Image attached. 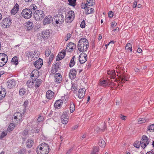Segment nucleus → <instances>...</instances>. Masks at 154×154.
<instances>
[{
    "mask_svg": "<svg viewBox=\"0 0 154 154\" xmlns=\"http://www.w3.org/2000/svg\"><path fill=\"white\" fill-rule=\"evenodd\" d=\"M51 53V51L49 49H47L45 51V55L46 56L48 57L50 55Z\"/></svg>",
    "mask_w": 154,
    "mask_h": 154,
    "instance_id": "nucleus-57",
    "label": "nucleus"
},
{
    "mask_svg": "<svg viewBox=\"0 0 154 154\" xmlns=\"http://www.w3.org/2000/svg\"><path fill=\"white\" fill-rule=\"evenodd\" d=\"M71 34L70 33L68 34L66 37L65 39V41H67L71 37Z\"/></svg>",
    "mask_w": 154,
    "mask_h": 154,
    "instance_id": "nucleus-60",
    "label": "nucleus"
},
{
    "mask_svg": "<svg viewBox=\"0 0 154 154\" xmlns=\"http://www.w3.org/2000/svg\"><path fill=\"white\" fill-rule=\"evenodd\" d=\"M64 17L62 14H58L55 15L52 19L53 24L54 25L59 24L61 25L64 21Z\"/></svg>",
    "mask_w": 154,
    "mask_h": 154,
    "instance_id": "nucleus-4",
    "label": "nucleus"
},
{
    "mask_svg": "<svg viewBox=\"0 0 154 154\" xmlns=\"http://www.w3.org/2000/svg\"><path fill=\"white\" fill-rule=\"evenodd\" d=\"M31 11L32 12H32H35V11H38V8L36 6V5L34 4H32L29 7V8Z\"/></svg>",
    "mask_w": 154,
    "mask_h": 154,
    "instance_id": "nucleus-26",
    "label": "nucleus"
},
{
    "mask_svg": "<svg viewBox=\"0 0 154 154\" xmlns=\"http://www.w3.org/2000/svg\"><path fill=\"white\" fill-rule=\"evenodd\" d=\"M88 47V42L86 38H82L79 40L78 44V48L80 51H86Z\"/></svg>",
    "mask_w": 154,
    "mask_h": 154,
    "instance_id": "nucleus-1",
    "label": "nucleus"
},
{
    "mask_svg": "<svg viewBox=\"0 0 154 154\" xmlns=\"http://www.w3.org/2000/svg\"><path fill=\"white\" fill-rule=\"evenodd\" d=\"M63 104L62 101L61 100H58L55 102L54 106L55 108L59 109Z\"/></svg>",
    "mask_w": 154,
    "mask_h": 154,
    "instance_id": "nucleus-20",
    "label": "nucleus"
},
{
    "mask_svg": "<svg viewBox=\"0 0 154 154\" xmlns=\"http://www.w3.org/2000/svg\"><path fill=\"white\" fill-rule=\"evenodd\" d=\"M7 87L9 89L13 88L16 85V81L13 79H10L7 82Z\"/></svg>",
    "mask_w": 154,
    "mask_h": 154,
    "instance_id": "nucleus-12",
    "label": "nucleus"
},
{
    "mask_svg": "<svg viewBox=\"0 0 154 154\" xmlns=\"http://www.w3.org/2000/svg\"><path fill=\"white\" fill-rule=\"evenodd\" d=\"M28 104V101L27 100H26L24 102V103L23 104V106L25 107L24 109H23V112H26V107L27 106V105Z\"/></svg>",
    "mask_w": 154,
    "mask_h": 154,
    "instance_id": "nucleus-54",
    "label": "nucleus"
},
{
    "mask_svg": "<svg viewBox=\"0 0 154 154\" xmlns=\"http://www.w3.org/2000/svg\"><path fill=\"white\" fill-rule=\"evenodd\" d=\"M69 111L66 112V111L63 112V114L61 117V120L62 122L64 124H66L68 122V119L69 118L68 116Z\"/></svg>",
    "mask_w": 154,
    "mask_h": 154,
    "instance_id": "nucleus-9",
    "label": "nucleus"
},
{
    "mask_svg": "<svg viewBox=\"0 0 154 154\" xmlns=\"http://www.w3.org/2000/svg\"><path fill=\"white\" fill-rule=\"evenodd\" d=\"M88 5L87 3L86 4H82V5H81V8H82L85 9L87 8V7L88 6Z\"/></svg>",
    "mask_w": 154,
    "mask_h": 154,
    "instance_id": "nucleus-61",
    "label": "nucleus"
},
{
    "mask_svg": "<svg viewBox=\"0 0 154 154\" xmlns=\"http://www.w3.org/2000/svg\"><path fill=\"white\" fill-rule=\"evenodd\" d=\"M119 117L121 118L123 120H126L127 117L126 116H125L122 114H121L119 115Z\"/></svg>",
    "mask_w": 154,
    "mask_h": 154,
    "instance_id": "nucleus-59",
    "label": "nucleus"
},
{
    "mask_svg": "<svg viewBox=\"0 0 154 154\" xmlns=\"http://www.w3.org/2000/svg\"><path fill=\"white\" fill-rule=\"evenodd\" d=\"M11 20L9 18H5L2 22V26L4 28L7 27L8 26H9L11 24Z\"/></svg>",
    "mask_w": 154,
    "mask_h": 154,
    "instance_id": "nucleus-11",
    "label": "nucleus"
},
{
    "mask_svg": "<svg viewBox=\"0 0 154 154\" xmlns=\"http://www.w3.org/2000/svg\"><path fill=\"white\" fill-rule=\"evenodd\" d=\"M36 149L38 154H48L50 148L48 145L45 143H42L40 144Z\"/></svg>",
    "mask_w": 154,
    "mask_h": 154,
    "instance_id": "nucleus-2",
    "label": "nucleus"
},
{
    "mask_svg": "<svg viewBox=\"0 0 154 154\" xmlns=\"http://www.w3.org/2000/svg\"><path fill=\"white\" fill-rule=\"evenodd\" d=\"M26 149L24 148L20 149L19 151L18 152L20 154H24L26 152Z\"/></svg>",
    "mask_w": 154,
    "mask_h": 154,
    "instance_id": "nucleus-52",
    "label": "nucleus"
},
{
    "mask_svg": "<svg viewBox=\"0 0 154 154\" xmlns=\"http://www.w3.org/2000/svg\"><path fill=\"white\" fill-rule=\"evenodd\" d=\"M19 9V6L17 3H16L14 7L11 11V14L14 15L17 13Z\"/></svg>",
    "mask_w": 154,
    "mask_h": 154,
    "instance_id": "nucleus-18",
    "label": "nucleus"
},
{
    "mask_svg": "<svg viewBox=\"0 0 154 154\" xmlns=\"http://www.w3.org/2000/svg\"><path fill=\"white\" fill-rule=\"evenodd\" d=\"M108 80H105L103 79H101L100 80L99 82V84L104 87H106L108 86Z\"/></svg>",
    "mask_w": 154,
    "mask_h": 154,
    "instance_id": "nucleus-24",
    "label": "nucleus"
},
{
    "mask_svg": "<svg viewBox=\"0 0 154 154\" xmlns=\"http://www.w3.org/2000/svg\"><path fill=\"white\" fill-rule=\"evenodd\" d=\"M54 93L50 90H48L46 93V97L47 99H51L54 97Z\"/></svg>",
    "mask_w": 154,
    "mask_h": 154,
    "instance_id": "nucleus-21",
    "label": "nucleus"
},
{
    "mask_svg": "<svg viewBox=\"0 0 154 154\" xmlns=\"http://www.w3.org/2000/svg\"><path fill=\"white\" fill-rule=\"evenodd\" d=\"M22 15L25 18L29 19L32 15V12L29 8L23 9L21 12Z\"/></svg>",
    "mask_w": 154,
    "mask_h": 154,
    "instance_id": "nucleus-7",
    "label": "nucleus"
},
{
    "mask_svg": "<svg viewBox=\"0 0 154 154\" xmlns=\"http://www.w3.org/2000/svg\"><path fill=\"white\" fill-rule=\"evenodd\" d=\"M87 56L85 53H82L79 57V60L81 63H85L87 60Z\"/></svg>",
    "mask_w": 154,
    "mask_h": 154,
    "instance_id": "nucleus-10",
    "label": "nucleus"
},
{
    "mask_svg": "<svg viewBox=\"0 0 154 154\" xmlns=\"http://www.w3.org/2000/svg\"><path fill=\"white\" fill-rule=\"evenodd\" d=\"M50 57L49 58V61L48 62V64H50L51 62L52 61L54 57V55L53 54H51L50 56Z\"/></svg>",
    "mask_w": 154,
    "mask_h": 154,
    "instance_id": "nucleus-56",
    "label": "nucleus"
},
{
    "mask_svg": "<svg viewBox=\"0 0 154 154\" xmlns=\"http://www.w3.org/2000/svg\"><path fill=\"white\" fill-rule=\"evenodd\" d=\"M66 15L69 16H70L71 17L73 18H74L75 17L74 12L72 10L69 11Z\"/></svg>",
    "mask_w": 154,
    "mask_h": 154,
    "instance_id": "nucleus-43",
    "label": "nucleus"
},
{
    "mask_svg": "<svg viewBox=\"0 0 154 154\" xmlns=\"http://www.w3.org/2000/svg\"><path fill=\"white\" fill-rule=\"evenodd\" d=\"M60 63H61L60 62H58L56 64V65L55 66V72H57V69L60 68L61 65Z\"/></svg>",
    "mask_w": 154,
    "mask_h": 154,
    "instance_id": "nucleus-47",
    "label": "nucleus"
},
{
    "mask_svg": "<svg viewBox=\"0 0 154 154\" xmlns=\"http://www.w3.org/2000/svg\"><path fill=\"white\" fill-rule=\"evenodd\" d=\"M55 81L56 83H59L62 81V78L60 74L59 73H57L54 75Z\"/></svg>",
    "mask_w": 154,
    "mask_h": 154,
    "instance_id": "nucleus-16",
    "label": "nucleus"
},
{
    "mask_svg": "<svg viewBox=\"0 0 154 154\" xmlns=\"http://www.w3.org/2000/svg\"><path fill=\"white\" fill-rule=\"evenodd\" d=\"M33 28V24L31 22L28 21L26 23L25 25V28L28 30L31 31Z\"/></svg>",
    "mask_w": 154,
    "mask_h": 154,
    "instance_id": "nucleus-22",
    "label": "nucleus"
},
{
    "mask_svg": "<svg viewBox=\"0 0 154 154\" xmlns=\"http://www.w3.org/2000/svg\"><path fill=\"white\" fill-rule=\"evenodd\" d=\"M28 131L27 130H25L24 131H23V132L22 133V135L23 136L25 137H22V139L23 140H25L26 138L28 136Z\"/></svg>",
    "mask_w": 154,
    "mask_h": 154,
    "instance_id": "nucleus-38",
    "label": "nucleus"
},
{
    "mask_svg": "<svg viewBox=\"0 0 154 154\" xmlns=\"http://www.w3.org/2000/svg\"><path fill=\"white\" fill-rule=\"evenodd\" d=\"M86 11V13L87 14H91L94 12V9L89 7H87L85 8Z\"/></svg>",
    "mask_w": 154,
    "mask_h": 154,
    "instance_id": "nucleus-31",
    "label": "nucleus"
},
{
    "mask_svg": "<svg viewBox=\"0 0 154 154\" xmlns=\"http://www.w3.org/2000/svg\"><path fill=\"white\" fill-rule=\"evenodd\" d=\"M75 109V106L74 104L72 103L70 104V110L71 113L73 112Z\"/></svg>",
    "mask_w": 154,
    "mask_h": 154,
    "instance_id": "nucleus-48",
    "label": "nucleus"
},
{
    "mask_svg": "<svg viewBox=\"0 0 154 154\" xmlns=\"http://www.w3.org/2000/svg\"><path fill=\"white\" fill-rule=\"evenodd\" d=\"M8 57L5 53H0V67L4 66L7 63Z\"/></svg>",
    "mask_w": 154,
    "mask_h": 154,
    "instance_id": "nucleus-6",
    "label": "nucleus"
},
{
    "mask_svg": "<svg viewBox=\"0 0 154 154\" xmlns=\"http://www.w3.org/2000/svg\"><path fill=\"white\" fill-rule=\"evenodd\" d=\"M66 53V51H62L61 52L59 53L56 58V61L60 60L63 58L65 55Z\"/></svg>",
    "mask_w": 154,
    "mask_h": 154,
    "instance_id": "nucleus-19",
    "label": "nucleus"
},
{
    "mask_svg": "<svg viewBox=\"0 0 154 154\" xmlns=\"http://www.w3.org/2000/svg\"><path fill=\"white\" fill-rule=\"evenodd\" d=\"M133 146L137 148H138L140 147V144L138 141H136L133 144Z\"/></svg>",
    "mask_w": 154,
    "mask_h": 154,
    "instance_id": "nucleus-53",
    "label": "nucleus"
},
{
    "mask_svg": "<svg viewBox=\"0 0 154 154\" xmlns=\"http://www.w3.org/2000/svg\"><path fill=\"white\" fill-rule=\"evenodd\" d=\"M148 129L150 131H154V124H152L149 126Z\"/></svg>",
    "mask_w": 154,
    "mask_h": 154,
    "instance_id": "nucleus-49",
    "label": "nucleus"
},
{
    "mask_svg": "<svg viewBox=\"0 0 154 154\" xmlns=\"http://www.w3.org/2000/svg\"><path fill=\"white\" fill-rule=\"evenodd\" d=\"M35 53V51L34 52L27 51L26 53V56L28 57L29 58L31 57H33V55H34Z\"/></svg>",
    "mask_w": 154,
    "mask_h": 154,
    "instance_id": "nucleus-32",
    "label": "nucleus"
},
{
    "mask_svg": "<svg viewBox=\"0 0 154 154\" xmlns=\"http://www.w3.org/2000/svg\"><path fill=\"white\" fill-rule=\"evenodd\" d=\"M149 143V141L148 137L146 136L143 135L140 141V145L142 148H145Z\"/></svg>",
    "mask_w": 154,
    "mask_h": 154,
    "instance_id": "nucleus-8",
    "label": "nucleus"
},
{
    "mask_svg": "<svg viewBox=\"0 0 154 154\" xmlns=\"http://www.w3.org/2000/svg\"><path fill=\"white\" fill-rule=\"evenodd\" d=\"M126 50L128 51L130 50L131 51H132V45L131 43H127L125 47Z\"/></svg>",
    "mask_w": 154,
    "mask_h": 154,
    "instance_id": "nucleus-39",
    "label": "nucleus"
},
{
    "mask_svg": "<svg viewBox=\"0 0 154 154\" xmlns=\"http://www.w3.org/2000/svg\"><path fill=\"white\" fill-rule=\"evenodd\" d=\"M107 74L109 75V78H110L111 79H113V80L111 81L108 80V86L109 87H113L116 86V84L114 82V81L117 82V80L116 79H115L116 77V75L114 70L112 71H108Z\"/></svg>",
    "mask_w": 154,
    "mask_h": 154,
    "instance_id": "nucleus-3",
    "label": "nucleus"
},
{
    "mask_svg": "<svg viewBox=\"0 0 154 154\" xmlns=\"http://www.w3.org/2000/svg\"><path fill=\"white\" fill-rule=\"evenodd\" d=\"M43 119V116H39V117H38V118L37 119V121H38V122H42V121Z\"/></svg>",
    "mask_w": 154,
    "mask_h": 154,
    "instance_id": "nucleus-62",
    "label": "nucleus"
},
{
    "mask_svg": "<svg viewBox=\"0 0 154 154\" xmlns=\"http://www.w3.org/2000/svg\"><path fill=\"white\" fill-rule=\"evenodd\" d=\"M76 0H68L69 5H70L74 7L75 5V2Z\"/></svg>",
    "mask_w": 154,
    "mask_h": 154,
    "instance_id": "nucleus-46",
    "label": "nucleus"
},
{
    "mask_svg": "<svg viewBox=\"0 0 154 154\" xmlns=\"http://www.w3.org/2000/svg\"><path fill=\"white\" fill-rule=\"evenodd\" d=\"M75 47L76 45L71 42H69L67 46V47L69 48V49L72 50H70V51H73V49L75 48Z\"/></svg>",
    "mask_w": 154,
    "mask_h": 154,
    "instance_id": "nucleus-27",
    "label": "nucleus"
},
{
    "mask_svg": "<svg viewBox=\"0 0 154 154\" xmlns=\"http://www.w3.org/2000/svg\"><path fill=\"white\" fill-rule=\"evenodd\" d=\"M17 61V57L15 56L12 58L11 60V62L13 64L17 65L18 64Z\"/></svg>",
    "mask_w": 154,
    "mask_h": 154,
    "instance_id": "nucleus-44",
    "label": "nucleus"
},
{
    "mask_svg": "<svg viewBox=\"0 0 154 154\" xmlns=\"http://www.w3.org/2000/svg\"><path fill=\"white\" fill-rule=\"evenodd\" d=\"M34 143L33 141L30 139H28L26 142V146L28 148H31Z\"/></svg>",
    "mask_w": 154,
    "mask_h": 154,
    "instance_id": "nucleus-28",
    "label": "nucleus"
},
{
    "mask_svg": "<svg viewBox=\"0 0 154 154\" xmlns=\"http://www.w3.org/2000/svg\"><path fill=\"white\" fill-rule=\"evenodd\" d=\"M6 94V91L4 89L0 88V100L4 98Z\"/></svg>",
    "mask_w": 154,
    "mask_h": 154,
    "instance_id": "nucleus-23",
    "label": "nucleus"
},
{
    "mask_svg": "<svg viewBox=\"0 0 154 154\" xmlns=\"http://www.w3.org/2000/svg\"><path fill=\"white\" fill-rule=\"evenodd\" d=\"M7 132L6 131H3L0 136V138L1 139H2L5 136L7 135Z\"/></svg>",
    "mask_w": 154,
    "mask_h": 154,
    "instance_id": "nucleus-55",
    "label": "nucleus"
},
{
    "mask_svg": "<svg viewBox=\"0 0 154 154\" xmlns=\"http://www.w3.org/2000/svg\"><path fill=\"white\" fill-rule=\"evenodd\" d=\"M121 82H122L124 83L125 81H127L128 80V78L125 75H122V76L120 78Z\"/></svg>",
    "mask_w": 154,
    "mask_h": 154,
    "instance_id": "nucleus-41",
    "label": "nucleus"
},
{
    "mask_svg": "<svg viewBox=\"0 0 154 154\" xmlns=\"http://www.w3.org/2000/svg\"><path fill=\"white\" fill-rule=\"evenodd\" d=\"M88 5L89 6H91L95 4V0H87Z\"/></svg>",
    "mask_w": 154,
    "mask_h": 154,
    "instance_id": "nucleus-40",
    "label": "nucleus"
},
{
    "mask_svg": "<svg viewBox=\"0 0 154 154\" xmlns=\"http://www.w3.org/2000/svg\"><path fill=\"white\" fill-rule=\"evenodd\" d=\"M99 145L102 148H104L106 146V143L103 139H100L98 142Z\"/></svg>",
    "mask_w": 154,
    "mask_h": 154,
    "instance_id": "nucleus-30",
    "label": "nucleus"
},
{
    "mask_svg": "<svg viewBox=\"0 0 154 154\" xmlns=\"http://www.w3.org/2000/svg\"><path fill=\"white\" fill-rule=\"evenodd\" d=\"M25 93V89L24 88H21L19 91V94L21 96L24 95Z\"/></svg>",
    "mask_w": 154,
    "mask_h": 154,
    "instance_id": "nucleus-50",
    "label": "nucleus"
},
{
    "mask_svg": "<svg viewBox=\"0 0 154 154\" xmlns=\"http://www.w3.org/2000/svg\"><path fill=\"white\" fill-rule=\"evenodd\" d=\"M146 120L145 118H142L139 119L138 121V123L139 124H142L145 123L146 122Z\"/></svg>",
    "mask_w": 154,
    "mask_h": 154,
    "instance_id": "nucleus-51",
    "label": "nucleus"
},
{
    "mask_svg": "<svg viewBox=\"0 0 154 154\" xmlns=\"http://www.w3.org/2000/svg\"><path fill=\"white\" fill-rule=\"evenodd\" d=\"M38 71L33 70L31 73V77H35L38 78Z\"/></svg>",
    "mask_w": 154,
    "mask_h": 154,
    "instance_id": "nucleus-34",
    "label": "nucleus"
},
{
    "mask_svg": "<svg viewBox=\"0 0 154 154\" xmlns=\"http://www.w3.org/2000/svg\"><path fill=\"white\" fill-rule=\"evenodd\" d=\"M14 118L15 119H18L19 121H21L22 119V116L21 113L17 112L14 114Z\"/></svg>",
    "mask_w": 154,
    "mask_h": 154,
    "instance_id": "nucleus-25",
    "label": "nucleus"
},
{
    "mask_svg": "<svg viewBox=\"0 0 154 154\" xmlns=\"http://www.w3.org/2000/svg\"><path fill=\"white\" fill-rule=\"evenodd\" d=\"M113 12L112 11H110L109 13V16L110 18L112 17L113 15Z\"/></svg>",
    "mask_w": 154,
    "mask_h": 154,
    "instance_id": "nucleus-63",
    "label": "nucleus"
},
{
    "mask_svg": "<svg viewBox=\"0 0 154 154\" xmlns=\"http://www.w3.org/2000/svg\"><path fill=\"white\" fill-rule=\"evenodd\" d=\"M15 127V125L13 123H11L7 129V131L10 132L12 131L14 127Z\"/></svg>",
    "mask_w": 154,
    "mask_h": 154,
    "instance_id": "nucleus-35",
    "label": "nucleus"
},
{
    "mask_svg": "<svg viewBox=\"0 0 154 154\" xmlns=\"http://www.w3.org/2000/svg\"><path fill=\"white\" fill-rule=\"evenodd\" d=\"M44 11L41 10H38L34 12V18L36 20H42L45 16Z\"/></svg>",
    "mask_w": 154,
    "mask_h": 154,
    "instance_id": "nucleus-5",
    "label": "nucleus"
},
{
    "mask_svg": "<svg viewBox=\"0 0 154 154\" xmlns=\"http://www.w3.org/2000/svg\"><path fill=\"white\" fill-rule=\"evenodd\" d=\"M75 57V56H74L71 59L69 64V66L70 67H73L75 65V62L74 61Z\"/></svg>",
    "mask_w": 154,
    "mask_h": 154,
    "instance_id": "nucleus-37",
    "label": "nucleus"
},
{
    "mask_svg": "<svg viewBox=\"0 0 154 154\" xmlns=\"http://www.w3.org/2000/svg\"><path fill=\"white\" fill-rule=\"evenodd\" d=\"M72 84L71 89L72 90L74 91H76L77 90V84L75 83H72Z\"/></svg>",
    "mask_w": 154,
    "mask_h": 154,
    "instance_id": "nucleus-45",
    "label": "nucleus"
},
{
    "mask_svg": "<svg viewBox=\"0 0 154 154\" xmlns=\"http://www.w3.org/2000/svg\"><path fill=\"white\" fill-rule=\"evenodd\" d=\"M27 86L30 87L31 85V82L30 80H28L26 83Z\"/></svg>",
    "mask_w": 154,
    "mask_h": 154,
    "instance_id": "nucleus-64",
    "label": "nucleus"
},
{
    "mask_svg": "<svg viewBox=\"0 0 154 154\" xmlns=\"http://www.w3.org/2000/svg\"><path fill=\"white\" fill-rule=\"evenodd\" d=\"M42 83V81L41 79H38L35 82V87L38 88Z\"/></svg>",
    "mask_w": 154,
    "mask_h": 154,
    "instance_id": "nucleus-36",
    "label": "nucleus"
},
{
    "mask_svg": "<svg viewBox=\"0 0 154 154\" xmlns=\"http://www.w3.org/2000/svg\"><path fill=\"white\" fill-rule=\"evenodd\" d=\"M66 21L67 23H70L72 21L74 18L71 17V16H66Z\"/></svg>",
    "mask_w": 154,
    "mask_h": 154,
    "instance_id": "nucleus-42",
    "label": "nucleus"
},
{
    "mask_svg": "<svg viewBox=\"0 0 154 154\" xmlns=\"http://www.w3.org/2000/svg\"><path fill=\"white\" fill-rule=\"evenodd\" d=\"M76 75V70L75 69H72L70 70L69 76L71 79H74L75 78Z\"/></svg>",
    "mask_w": 154,
    "mask_h": 154,
    "instance_id": "nucleus-14",
    "label": "nucleus"
},
{
    "mask_svg": "<svg viewBox=\"0 0 154 154\" xmlns=\"http://www.w3.org/2000/svg\"><path fill=\"white\" fill-rule=\"evenodd\" d=\"M43 60L39 58L37 60L35 61L34 63V65L36 68L39 69L42 67L43 65Z\"/></svg>",
    "mask_w": 154,
    "mask_h": 154,
    "instance_id": "nucleus-13",
    "label": "nucleus"
},
{
    "mask_svg": "<svg viewBox=\"0 0 154 154\" xmlns=\"http://www.w3.org/2000/svg\"><path fill=\"white\" fill-rule=\"evenodd\" d=\"M50 32L48 30H46L44 31L42 34V36L43 38L48 37L50 35Z\"/></svg>",
    "mask_w": 154,
    "mask_h": 154,
    "instance_id": "nucleus-29",
    "label": "nucleus"
},
{
    "mask_svg": "<svg viewBox=\"0 0 154 154\" xmlns=\"http://www.w3.org/2000/svg\"><path fill=\"white\" fill-rule=\"evenodd\" d=\"M85 91L84 88L80 89L78 94V97L80 99L82 98L85 95Z\"/></svg>",
    "mask_w": 154,
    "mask_h": 154,
    "instance_id": "nucleus-15",
    "label": "nucleus"
},
{
    "mask_svg": "<svg viewBox=\"0 0 154 154\" xmlns=\"http://www.w3.org/2000/svg\"><path fill=\"white\" fill-rule=\"evenodd\" d=\"M85 21L83 20L81 23L80 24V27L81 28H83L85 27Z\"/></svg>",
    "mask_w": 154,
    "mask_h": 154,
    "instance_id": "nucleus-58",
    "label": "nucleus"
},
{
    "mask_svg": "<svg viewBox=\"0 0 154 154\" xmlns=\"http://www.w3.org/2000/svg\"><path fill=\"white\" fill-rule=\"evenodd\" d=\"M99 147L95 146L94 147L93 149L91 154H97L99 152Z\"/></svg>",
    "mask_w": 154,
    "mask_h": 154,
    "instance_id": "nucleus-33",
    "label": "nucleus"
},
{
    "mask_svg": "<svg viewBox=\"0 0 154 154\" xmlns=\"http://www.w3.org/2000/svg\"><path fill=\"white\" fill-rule=\"evenodd\" d=\"M52 17L51 15H48L46 16L44 20L43 24L44 25H46L47 24L50 23L52 21Z\"/></svg>",
    "mask_w": 154,
    "mask_h": 154,
    "instance_id": "nucleus-17",
    "label": "nucleus"
}]
</instances>
